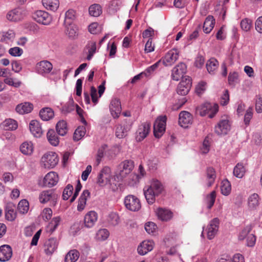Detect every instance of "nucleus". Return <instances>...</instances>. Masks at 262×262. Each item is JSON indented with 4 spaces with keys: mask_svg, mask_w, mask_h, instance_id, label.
<instances>
[{
    "mask_svg": "<svg viewBox=\"0 0 262 262\" xmlns=\"http://www.w3.org/2000/svg\"><path fill=\"white\" fill-rule=\"evenodd\" d=\"M163 190V186L158 180L154 179L150 185L145 186L143 189L145 198L149 204H152L155 201V198L160 194Z\"/></svg>",
    "mask_w": 262,
    "mask_h": 262,
    "instance_id": "f257e3e1",
    "label": "nucleus"
},
{
    "mask_svg": "<svg viewBox=\"0 0 262 262\" xmlns=\"http://www.w3.org/2000/svg\"><path fill=\"white\" fill-rule=\"evenodd\" d=\"M219 110L217 104H211L210 103H205L196 108V113L201 116L208 114L210 118L214 117Z\"/></svg>",
    "mask_w": 262,
    "mask_h": 262,
    "instance_id": "f03ea898",
    "label": "nucleus"
},
{
    "mask_svg": "<svg viewBox=\"0 0 262 262\" xmlns=\"http://www.w3.org/2000/svg\"><path fill=\"white\" fill-rule=\"evenodd\" d=\"M58 195L52 189L43 190L39 195V200L41 204L49 202L51 206H55L57 202Z\"/></svg>",
    "mask_w": 262,
    "mask_h": 262,
    "instance_id": "7ed1b4c3",
    "label": "nucleus"
},
{
    "mask_svg": "<svg viewBox=\"0 0 262 262\" xmlns=\"http://www.w3.org/2000/svg\"><path fill=\"white\" fill-rule=\"evenodd\" d=\"M41 162L46 168H53L58 163L59 158L56 153L49 151L41 158Z\"/></svg>",
    "mask_w": 262,
    "mask_h": 262,
    "instance_id": "20e7f679",
    "label": "nucleus"
},
{
    "mask_svg": "<svg viewBox=\"0 0 262 262\" xmlns=\"http://www.w3.org/2000/svg\"><path fill=\"white\" fill-rule=\"evenodd\" d=\"M167 117L165 115L158 117L154 124V133L155 137L160 138L165 131Z\"/></svg>",
    "mask_w": 262,
    "mask_h": 262,
    "instance_id": "39448f33",
    "label": "nucleus"
},
{
    "mask_svg": "<svg viewBox=\"0 0 262 262\" xmlns=\"http://www.w3.org/2000/svg\"><path fill=\"white\" fill-rule=\"evenodd\" d=\"M126 208L131 211H138L141 207L139 199L134 195H128L124 199Z\"/></svg>",
    "mask_w": 262,
    "mask_h": 262,
    "instance_id": "423d86ee",
    "label": "nucleus"
},
{
    "mask_svg": "<svg viewBox=\"0 0 262 262\" xmlns=\"http://www.w3.org/2000/svg\"><path fill=\"white\" fill-rule=\"evenodd\" d=\"M186 71V65L183 62H181L172 69L171 71V78L176 81H179L181 78L182 80L184 78L188 77L184 76Z\"/></svg>",
    "mask_w": 262,
    "mask_h": 262,
    "instance_id": "0eeeda50",
    "label": "nucleus"
},
{
    "mask_svg": "<svg viewBox=\"0 0 262 262\" xmlns=\"http://www.w3.org/2000/svg\"><path fill=\"white\" fill-rule=\"evenodd\" d=\"M33 18L36 21L43 25H48L52 21L51 16L47 12L42 10L35 12Z\"/></svg>",
    "mask_w": 262,
    "mask_h": 262,
    "instance_id": "6e6552de",
    "label": "nucleus"
},
{
    "mask_svg": "<svg viewBox=\"0 0 262 262\" xmlns=\"http://www.w3.org/2000/svg\"><path fill=\"white\" fill-rule=\"evenodd\" d=\"M150 129L149 122H145L142 123L138 127L136 133V140L138 142L143 140L148 135Z\"/></svg>",
    "mask_w": 262,
    "mask_h": 262,
    "instance_id": "1a4fd4ad",
    "label": "nucleus"
},
{
    "mask_svg": "<svg viewBox=\"0 0 262 262\" xmlns=\"http://www.w3.org/2000/svg\"><path fill=\"white\" fill-rule=\"evenodd\" d=\"M220 220L217 217L214 218L209 222L207 228V235L209 239H213L219 230Z\"/></svg>",
    "mask_w": 262,
    "mask_h": 262,
    "instance_id": "9d476101",
    "label": "nucleus"
},
{
    "mask_svg": "<svg viewBox=\"0 0 262 262\" xmlns=\"http://www.w3.org/2000/svg\"><path fill=\"white\" fill-rule=\"evenodd\" d=\"M111 169L107 166L104 167L100 171L97 178V183L100 186L106 185L110 181L111 174Z\"/></svg>",
    "mask_w": 262,
    "mask_h": 262,
    "instance_id": "9b49d317",
    "label": "nucleus"
},
{
    "mask_svg": "<svg viewBox=\"0 0 262 262\" xmlns=\"http://www.w3.org/2000/svg\"><path fill=\"white\" fill-rule=\"evenodd\" d=\"M134 162L132 160H125L119 165V175L121 179L125 177L133 169Z\"/></svg>",
    "mask_w": 262,
    "mask_h": 262,
    "instance_id": "f8f14e48",
    "label": "nucleus"
},
{
    "mask_svg": "<svg viewBox=\"0 0 262 262\" xmlns=\"http://www.w3.org/2000/svg\"><path fill=\"white\" fill-rule=\"evenodd\" d=\"M191 86V79L190 77L184 78L177 87V93L181 95H186Z\"/></svg>",
    "mask_w": 262,
    "mask_h": 262,
    "instance_id": "ddd939ff",
    "label": "nucleus"
},
{
    "mask_svg": "<svg viewBox=\"0 0 262 262\" xmlns=\"http://www.w3.org/2000/svg\"><path fill=\"white\" fill-rule=\"evenodd\" d=\"M230 130V124L227 119H222L215 125L214 132L218 135H226Z\"/></svg>",
    "mask_w": 262,
    "mask_h": 262,
    "instance_id": "4468645a",
    "label": "nucleus"
},
{
    "mask_svg": "<svg viewBox=\"0 0 262 262\" xmlns=\"http://www.w3.org/2000/svg\"><path fill=\"white\" fill-rule=\"evenodd\" d=\"M25 16L23 11L21 8H16L9 11L7 15V19L11 21L16 22L21 20Z\"/></svg>",
    "mask_w": 262,
    "mask_h": 262,
    "instance_id": "2eb2a0df",
    "label": "nucleus"
},
{
    "mask_svg": "<svg viewBox=\"0 0 262 262\" xmlns=\"http://www.w3.org/2000/svg\"><path fill=\"white\" fill-rule=\"evenodd\" d=\"M58 246V241L55 238H50L44 245V251L47 255H51L56 251Z\"/></svg>",
    "mask_w": 262,
    "mask_h": 262,
    "instance_id": "dca6fc26",
    "label": "nucleus"
},
{
    "mask_svg": "<svg viewBox=\"0 0 262 262\" xmlns=\"http://www.w3.org/2000/svg\"><path fill=\"white\" fill-rule=\"evenodd\" d=\"M98 219V214L94 211H90L84 217V226L87 228H92Z\"/></svg>",
    "mask_w": 262,
    "mask_h": 262,
    "instance_id": "f3484780",
    "label": "nucleus"
},
{
    "mask_svg": "<svg viewBox=\"0 0 262 262\" xmlns=\"http://www.w3.org/2000/svg\"><path fill=\"white\" fill-rule=\"evenodd\" d=\"M58 181V174L54 171L48 173L43 180V185L46 187H52L57 183Z\"/></svg>",
    "mask_w": 262,
    "mask_h": 262,
    "instance_id": "a211bd4d",
    "label": "nucleus"
},
{
    "mask_svg": "<svg viewBox=\"0 0 262 262\" xmlns=\"http://www.w3.org/2000/svg\"><path fill=\"white\" fill-rule=\"evenodd\" d=\"M178 58V52L177 50H171L168 51L165 56L161 59L165 66H171Z\"/></svg>",
    "mask_w": 262,
    "mask_h": 262,
    "instance_id": "6ab92c4d",
    "label": "nucleus"
},
{
    "mask_svg": "<svg viewBox=\"0 0 262 262\" xmlns=\"http://www.w3.org/2000/svg\"><path fill=\"white\" fill-rule=\"evenodd\" d=\"M192 117L188 112L182 111L179 114V123L184 128H186L192 123Z\"/></svg>",
    "mask_w": 262,
    "mask_h": 262,
    "instance_id": "aec40b11",
    "label": "nucleus"
},
{
    "mask_svg": "<svg viewBox=\"0 0 262 262\" xmlns=\"http://www.w3.org/2000/svg\"><path fill=\"white\" fill-rule=\"evenodd\" d=\"M12 250L8 245H4L0 247V261L5 262L9 260L12 257Z\"/></svg>",
    "mask_w": 262,
    "mask_h": 262,
    "instance_id": "412c9836",
    "label": "nucleus"
},
{
    "mask_svg": "<svg viewBox=\"0 0 262 262\" xmlns=\"http://www.w3.org/2000/svg\"><path fill=\"white\" fill-rule=\"evenodd\" d=\"M154 245V243L152 241H144L138 247V252L141 255H145L153 249Z\"/></svg>",
    "mask_w": 262,
    "mask_h": 262,
    "instance_id": "4be33fe9",
    "label": "nucleus"
},
{
    "mask_svg": "<svg viewBox=\"0 0 262 262\" xmlns=\"http://www.w3.org/2000/svg\"><path fill=\"white\" fill-rule=\"evenodd\" d=\"M110 110L112 115L114 118H118L121 112L120 101L118 99L114 98L112 100Z\"/></svg>",
    "mask_w": 262,
    "mask_h": 262,
    "instance_id": "5701e85b",
    "label": "nucleus"
},
{
    "mask_svg": "<svg viewBox=\"0 0 262 262\" xmlns=\"http://www.w3.org/2000/svg\"><path fill=\"white\" fill-rule=\"evenodd\" d=\"M52 68V63L47 60L41 61L37 63L36 66L37 72L40 74L49 73L51 71Z\"/></svg>",
    "mask_w": 262,
    "mask_h": 262,
    "instance_id": "b1692460",
    "label": "nucleus"
},
{
    "mask_svg": "<svg viewBox=\"0 0 262 262\" xmlns=\"http://www.w3.org/2000/svg\"><path fill=\"white\" fill-rule=\"evenodd\" d=\"M260 199L257 193H253L248 199V207L250 210H257L260 205Z\"/></svg>",
    "mask_w": 262,
    "mask_h": 262,
    "instance_id": "393cba45",
    "label": "nucleus"
},
{
    "mask_svg": "<svg viewBox=\"0 0 262 262\" xmlns=\"http://www.w3.org/2000/svg\"><path fill=\"white\" fill-rule=\"evenodd\" d=\"M15 206L12 203H7L5 206V217L9 221H14L16 217V212L15 210Z\"/></svg>",
    "mask_w": 262,
    "mask_h": 262,
    "instance_id": "a878e982",
    "label": "nucleus"
},
{
    "mask_svg": "<svg viewBox=\"0 0 262 262\" xmlns=\"http://www.w3.org/2000/svg\"><path fill=\"white\" fill-rule=\"evenodd\" d=\"M30 130L36 137H40L42 134V130L39 122L37 120H32L30 123Z\"/></svg>",
    "mask_w": 262,
    "mask_h": 262,
    "instance_id": "bb28decb",
    "label": "nucleus"
},
{
    "mask_svg": "<svg viewBox=\"0 0 262 262\" xmlns=\"http://www.w3.org/2000/svg\"><path fill=\"white\" fill-rule=\"evenodd\" d=\"M206 181L208 187L211 186L215 182L216 174L215 169L212 167H208L206 169Z\"/></svg>",
    "mask_w": 262,
    "mask_h": 262,
    "instance_id": "cd10ccee",
    "label": "nucleus"
},
{
    "mask_svg": "<svg viewBox=\"0 0 262 262\" xmlns=\"http://www.w3.org/2000/svg\"><path fill=\"white\" fill-rule=\"evenodd\" d=\"M90 193L88 190H83L82 193L81 194L77 205V210L82 211L85 208L87 198L90 196Z\"/></svg>",
    "mask_w": 262,
    "mask_h": 262,
    "instance_id": "c85d7f7f",
    "label": "nucleus"
},
{
    "mask_svg": "<svg viewBox=\"0 0 262 262\" xmlns=\"http://www.w3.org/2000/svg\"><path fill=\"white\" fill-rule=\"evenodd\" d=\"M215 24V19L211 15H209L206 17L203 25V31L205 33H209L214 28Z\"/></svg>",
    "mask_w": 262,
    "mask_h": 262,
    "instance_id": "c756f323",
    "label": "nucleus"
},
{
    "mask_svg": "<svg viewBox=\"0 0 262 262\" xmlns=\"http://www.w3.org/2000/svg\"><path fill=\"white\" fill-rule=\"evenodd\" d=\"M33 104L29 102H25L18 104L16 107V111L21 114H28L30 113L33 110Z\"/></svg>",
    "mask_w": 262,
    "mask_h": 262,
    "instance_id": "7c9ffc66",
    "label": "nucleus"
},
{
    "mask_svg": "<svg viewBox=\"0 0 262 262\" xmlns=\"http://www.w3.org/2000/svg\"><path fill=\"white\" fill-rule=\"evenodd\" d=\"M20 150L24 155L27 156L31 155L34 150L32 143L28 141L24 142L20 146Z\"/></svg>",
    "mask_w": 262,
    "mask_h": 262,
    "instance_id": "2f4dec72",
    "label": "nucleus"
},
{
    "mask_svg": "<svg viewBox=\"0 0 262 262\" xmlns=\"http://www.w3.org/2000/svg\"><path fill=\"white\" fill-rule=\"evenodd\" d=\"M39 116L42 120L48 121L54 117V113L52 108L45 107L40 111Z\"/></svg>",
    "mask_w": 262,
    "mask_h": 262,
    "instance_id": "473e14b6",
    "label": "nucleus"
},
{
    "mask_svg": "<svg viewBox=\"0 0 262 262\" xmlns=\"http://www.w3.org/2000/svg\"><path fill=\"white\" fill-rule=\"evenodd\" d=\"M43 6L48 10L55 11L59 7L58 0H42Z\"/></svg>",
    "mask_w": 262,
    "mask_h": 262,
    "instance_id": "72a5a7b5",
    "label": "nucleus"
},
{
    "mask_svg": "<svg viewBox=\"0 0 262 262\" xmlns=\"http://www.w3.org/2000/svg\"><path fill=\"white\" fill-rule=\"evenodd\" d=\"M17 126V122L12 119H6L1 124V127L5 130H15Z\"/></svg>",
    "mask_w": 262,
    "mask_h": 262,
    "instance_id": "f704fd0d",
    "label": "nucleus"
},
{
    "mask_svg": "<svg viewBox=\"0 0 262 262\" xmlns=\"http://www.w3.org/2000/svg\"><path fill=\"white\" fill-rule=\"evenodd\" d=\"M206 67L208 72L213 74L219 67V62L214 58H211L207 61Z\"/></svg>",
    "mask_w": 262,
    "mask_h": 262,
    "instance_id": "c9c22d12",
    "label": "nucleus"
},
{
    "mask_svg": "<svg viewBox=\"0 0 262 262\" xmlns=\"http://www.w3.org/2000/svg\"><path fill=\"white\" fill-rule=\"evenodd\" d=\"M157 213L158 217L162 221H167L172 217V213L168 210L159 208Z\"/></svg>",
    "mask_w": 262,
    "mask_h": 262,
    "instance_id": "e433bc0d",
    "label": "nucleus"
},
{
    "mask_svg": "<svg viewBox=\"0 0 262 262\" xmlns=\"http://www.w3.org/2000/svg\"><path fill=\"white\" fill-rule=\"evenodd\" d=\"M57 133L60 136L65 135L68 132L67 124L66 121L62 120L59 121L56 126Z\"/></svg>",
    "mask_w": 262,
    "mask_h": 262,
    "instance_id": "4c0bfd02",
    "label": "nucleus"
},
{
    "mask_svg": "<svg viewBox=\"0 0 262 262\" xmlns=\"http://www.w3.org/2000/svg\"><path fill=\"white\" fill-rule=\"evenodd\" d=\"M79 257V253L76 250H70L66 255L65 262H75Z\"/></svg>",
    "mask_w": 262,
    "mask_h": 262,
    "instance_id": "58836bf2",
    "label": "nucleus"
},
{
    "mask_svg": "<svg viewBox=\"0 0 262 262\" xmlns=\"http://www.w3.org/2000/svg\"><path fill=\"white\" fill-rule=\"evenodd\" d=\"M86 48L88 50L89 53L86 58L88 60H90L96 53V42L93 40L89 41L86 46Z\"/></svg>",
    "mask_w": 262,
    "mask_h": 262,
    "instance_id": "ea45409f",
    "label": "nucleus"
},
{
    "mask_svg": "<svg viewBox=\"0 0 262 262\" xmlns=\"http://www.w3.org/2000/svg\"><path fill=\"white\" fill-rule=\"evenodd\" d=\"M47 138L50 143L53 146H57L59 144V139L53 129H50L47 133Z\"/></svg>",
    "mask_w": 262,
    "mask_h": 262,
    "instance_id": "a19ab883",
    "label": "nucleus"
},
{
    "mask_svg": "<svg viewBox=\"0 0 262 262\" xmlns=\"http://www.w3.org/2000/svg\"><path fill=\"white\" fill-rule=\"evenodd\" d=\"M64 26L66 28V33L70 37H74L77 35L78 29L74 24L71 23L69 25H64Z\"/></svg>",
    "mask_w": 262,
    "mask_h": 262,
    "instance_id": "79ce46f5",
    "label": "nucleus"
},
{
    "mask_svg": "<svg viewBox=\"0 0 262 262\" xmlns=\"http://www.w3.org/2000/svg\"><path fill=\"white\" fill-rule=\"evenodd\" d=\"M29 209V204L26 200H21L18 204L17 210L21 214L27 213Z\"/></svg>",
    "mask_w": 262,
    "mask_h": 262,
    "instance_id": "37998d69",
    "label": "nucleus"
},
{
    "mask_svg": "<svg viewBox=\"0 0 262 262\" xmlns=\"http://www.w3.org/2000/svg\"><path fill=\"white\" fill-rule=\"evenodd\" d=\"M231 186L229 181L227 179L224 180L221 186L222 193L224 195H228L231 192Z\"/></svg>",
    "mask_w": 262,
    "mask_h": 262,
    "instance_id": "c03bdc74",
    "label": "nucleus"
},
{
    "mask_svg": "<svg viewBox=\"0 0 262 262\" xmlns=\"http://www.w3.org/2000/svg\"><path fill=\"white\" fill-rule=\"evenodd\" d=\"M245 171V168L243 164L238 163L233 169V174L236 177L242 178L244 176Z\"/></svg>",
    "mask_w": 262,
    "mask_h": 262,
    "instance_id": "a18cd8bd",
    "label": "nucleus"
},
{
    "mask_svg": "<svg viewBox=\"0 0 262 262\" xmlns=\"http://www.w3.org/2000/svg\"><path fill=\"white\" fill-rule=\"evenodd\" d=\"M75 18V11L74 10L70 9L68 10L65 13V18L64 25H69L72 23Z\"/></svg>",
    "mask_w": 262,
    "mask_h": 262,
    "instance_id": "49530a36",
    "label": "nucleus"
},
{
    "mask_svg": "<svg viewBox=\"0 0 262 262\" xmlns=\"http://www.w3.org/2000/svg\"><path fill=\"white\" fill-rule=\"evenodd\" d=\"M89 13L91 16L97 17L102 12L101 7L99 4H93L89 8Z\"/></svg>",
    "mask_w": 262,
    "mask_h": 262,
    "instance_id": "de8ad7c7",
    "label": "nucleus"
},
{
    "mask_svg": "<svg viewBox=\"0 0 262 262\" xmlns=\"http://www.w3.org/2000/svg\"><path fill=\"white\" fill-rule=\"evenodd\" d=\"M61 221V218L59 216H56L51 220L48 226V229L50 232H53L58 226Z\"/></svg>",
    "mask_w": 262,
    "mask_h": 262,
    "instance_id": "09e8293b",
    "label": "nucleus"
},
{
    "mask_svg": "<svg viewBox=\"0 0 262 262\" xmlns=\"http://www.w3.org/2000/svg\"><path fill=\"white\" fill-rule=\"evenodd\" d=\"M216 198V192L212 191L210 194L206 196L205 202L207 204L208 209H210L213 206Z\"/></svg>",
    "mask_w": 262,
    "mask_h": 262,
    "instance_id": "8fccbe9b",
    "label": "nucleus"
},
{
    "mask_svg": "<svg viewBox=\"0 0 262 262\" xmlns=\"http://www.w3.org/2000/svg\"><path fill=\"white\" fill-rule=\"evenodd\" d=\"M107 220L108 223L113 226L117 225L120 222V219L118 215L115 212H111L110 213Z\"/></svg>",
    "mask_w": 262,
    "mask_h": 262,
    "instance_id": "3c124183",
    "label": "nucleus"
},
{
    "mask_svg": "<svg viewBox=\"0 0 262 262\" xmlns=\"http://www.w3.org/2000/svg\"><path fill=\"white\" fill-rule=\"evenodd\" d=\"M109 231L106 229H100L96 233V238L99 241H105L109 236Z\"/></svg>",
    "mask_w": 262,
    "mask_h": 262,
    "instance_id": "603ef678",
    "label": "nucleus"
},
{
    "mask_svg": "<svg viewBox=\"0 0 262 262\" xmlns=\"http://www.w3.org/2000/svg\"><path fill=\"white\" fill-rule=\"evenodd\" d=\"M85 134V128L83 126H79L75 131L73 135L74 141H78L81 139Z\"/></svg>",
    "mask_w": 262,
    "mask_h": 262,
    "instance_id": "864d4df0",
    "label": "nucleus"
},
{
    "mask_svg": "<svg viewBox=\"0 0 262 262\" xmlns=\"http://www.w3.org/2000/svg\"><path fill=\"white\" fill-rule=\"evenodd\" d=\"M161 60H159L158 61L152 64V66L148 67L144 71L142 72L144 75V76L148 77L156 69L159 67Z\"/></svg>",
    "mask_w": 262,
    "mask_h": 262,
    "instance_id": "5fc2aeb1",
    "label": "nucleus"
},
{
    "mask_svg": "<svg viewBox=\"0 0 262 262\" xmlns=\"http://www.w3.org/2000/svg\"><path fill=\"white\" fill-rule=\"evenodd\" d=\"M252 226L250 225L246 226L239 233L238 235V239L240 241H243L246 237H247L252 230Z\"/></svg>",
    "mask_w": 262,
    "mask_h": 262,
    "instance_id": "6e6d98bb",
    "label": "nucleus"
},
{
    "mask_svg": "<svg viewBox=\"0 0 262 262\" xmlns=\"http://www.w3.org/2000/svg\"><path fill=\"white\" fill-rule=\"evenodd\" d=\"M106 148L107 145L106 144H104L98 149L96 157V162L97 165H99L101 161V159L104 155Z\"/></svg>",
    "mask_w": 262,
    "mask_h": 262,
    "instance_id": "4d7b16f0",
    "label": "nucleus"
},
{
    "mask_svg": "<svg viewBox=\"0 0 262 262\" xmlns=\"http://www.w3.org/2000/svg\"><path fill=\"white\" fill-rule=\"evenodd\" d=\"M73 187L71 184H68L64 189L62 193V198L64 200H67L73 193Z\"/></svg>",
    "mask_w": 262,
    "mask_h": 262,
    "instance_id": "13d9d810",
    "label": "nucleus"
},
{
    "mask_svg": "<svg viewBox=\"0 0 262 262\" xmlns=\"http://www.w3.org/2000/svg\"><path fill=\"white\" fill-rule=\"evenodd\" d=\"M252 21L248 18H245L241 22V27L245 31H249L252 26Z\"/></svg>",
    "mask_w": 262,
    "mask_h": 262,
    "instance_id": "bf43d9fd",
    "label": "nucleus"
},
{
    "mask_svg": "<svg viewBox=\"0 0 262 262\" xmlns=\"http://www.w3.org/2000/svg\"><path fill=\"white\" fill-rule=\"evenodd\" d=\"M126 129L121 124L117 125L116 129V136L118 138H123L125 136Z\"/></svg>",
    "mask_w": 262,
    "mask_h": 262,
    "instance_id": "052dcab7",
    "label": "nucleus"
},
{
    "mask_svg": "<svg viewBox=\"0 0 262 262\" xmlns=\"http://www.w3.org/2000/svg\"><path fill=\"white\" fill-rule=\"evenodd\" d=\"M9 53L12 56H20L23 53L22 49L15 47L11 48L9 50Z\"/></svg>",
    "mask_w": 262,
    "mask_h": 262,
    "instance_id": "680f3d73",
    "label": "nucleus"
},
{
    "mask_svg": "<svg viewBox=\"0 0 262 262\" xmlns=\"http://www.w3.org/2000/svg\"><path fill=\"white\" fill-rule=\"evenodd\" d=\"M157 229V225L153 222H149L145 224V229L146 231L149 233L151 234L155 232Z\"/></svg>",
    "mask_w": 262,
    "mask_h": 262,
    "instance_id": "e2e57ef3",
    "label": "nucleus"
},
{
    "mask_svg": "<svg viewBox=\"0 0 262 262\" xmlns=\"http://www.w3.org/2000/svg\"><path fill=\"white\" fill-rule=\"evenodd\" d=\"M206 89V83L204 81L199 82L195 88V92L199 95L203 94Z\"/></svg>",
    "mask_w": 262,
    "mask_h": 262,
    "instance_id": "0e129e2a",
    "label": "nucleus"
},
{
    "mask_svg": "<svg viewBox=\"0 0 262 262\" xmlns=\"http://www.w3.org/2000/svg\"><path fill=\"white\" fill-rule=\"evenodd\" d=\"M238 74L236 72L230 73L228 76V82L230 85H235L238 82Z\"/></svg>",
    "mask_w": 262,
    "mask_h": 262,
    "instance_id": "69168bd1",
    "label": "nucleus"
},
{
    "mask_svg": "<svg viewBox=\"0 0 262 262\" xmlns=\"http://www.w3.org/2000/svg\"><path fill=\"white\" fill-rule=\"evenodd\" d=\"M253 116L252 108V107H249L247 111L244 116V122L246 125L249 124L250 120L251 119Z\"/></svg>",
    "mask_w": 262,
    "mask_h": 262,
    "instance_id": "338daca9",
    "label": "nucleus"
},
{
    "mask_svg": "<svg viewBox=\"0 0 262 262\" xmlns=\"http://www.w3.org/2000/svg\"><path fill=\"white\" fill-rule=\"evenodd\" d=\"M255 102V110L257 113H260L262 112V95H259L256 97Z\"/></svg>",
    "mask_w": 262,
    "mask_h": 262,
    "instance_id": "774afa93",
    "label": "nucleus"
}]
</instances>
